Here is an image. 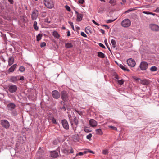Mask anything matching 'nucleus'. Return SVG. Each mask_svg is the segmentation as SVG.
<instances>
[{"mask_svg": "<svg viewBox=\"0 0 159 159\" xmlns=\"http://www.w3.org/2000/svg\"><path fill=\"white\" fill-rule=\"evenodd\" d=\"M84 131L85 132L87 133H88L91 131L89 129H88L87 127H85L84 128Z\"/></svg>", "mask_w": 159, "mask_h": 159, "instance_id": "44", "label": "nucleus"}, {"mask_svg": "<svg viewBox=\"0 0 159 159\" xmlns=\"http://www.w3.org/2000/svg\"><path fill=\"white\" fill-rule=\"evenodd\" d=\"M38 11L36 9H34L33 10L32 14L31 15L32 20H36L38 16Z\"/></svg>", "mask_w": 159, "mask_h": 159, "instance_id": "9", "label": "nucleus"}, {"mask_svg": "<svg viewBox=\"0 0 159 159\" xmlns=\"http://www.w3.org/2000/svg\"><path fill=\"white\" fill-rule=\"evenodd\" d=\"M90 27H87L85 28V31L87 34H89V33L90 32Z\"/></svg>", "mask_w": 159, "mask_h": 159, "instance_id": "33", "label": "nucleus"}, {"mask_svg": "<svg viewBox=\"0 0 159 159\" xmlns=\"http://www.w3.org/2000/svg\"><path fill=\"white\" fill-rule=\"evenodd\" d=\"M44 22L45 23H51V21H49L48 18H46L44 20Z\"/></svg>", "mask_w": 159, "mask_h": 159, "instance_id": "41", "label": "nucleus"}, {"mask_svg": "<svg viewBox=\"0 0 159 159\" xmlns=\"http://www.w3.org/2000/svg\"><path fill=\"white\" fill-rule=\"evenodd\" d=\"M42 17H45L46 16V12H43L42 15Z\"/></svg>", "mask_w": 159, "mask_h": 159, "instance_id": "53", "label": "nucleus"}, {"mask_svg": "<svg viewBox=\"0 0 159 159\" xmlns=\"http://www.w3.org/2000/svg\"><path fill=\"white\" fill-rule=\"evenodd\" d=\"M84 152H80L79 153H77L76 154V156H77L78 155L82 156L83 155Z\"/></svg>", "mask_w": 159, "mask_h": 159, "instance_id": "50", "label": "nucleus"}, {"mask_svg": "<svg viewBox=\"0 0 159 159\" xmlns=\"http://www.w3.org/2000/svg\"><path fill=\"white\" fill-rule=\"evenodd\" d=\"M8 91L11 93L15 92L17 90V87L14 85H9L8 86Z\"/></svg>", "mask_w": 159, "mask_h": 159, "instance_id": "8", "label": "nucleus"}, {"mask_svg": "<svg viewBox=\"0 0 159 159\" xmlns=\"http://www.w3.org/2000/svg\"><path fill=\"white\" fill-rule=\"evenodd\" d=\"M37 23L36 21H34V23L33 27L34 29L37 31L38 30L39 28L38 26H37Z\"/></svg>", "mask_w": 159, "mask_h": 159, "instance_id": "28", "label": "nucleus"}, {"mask_svg": "<svg viewBox=\"0 0 159 159\" xmlns=\"http://www.w3.org/2000/svg\"><path fill=\"white\" fill-rule=\"evenodd\" d=\"M89 152V153H92V154H94V152L91 150H89V149L87 150V151H84V154H86L87 153V152Z\"/></svg>", "mask_w": 159, "mask_h": 159, "instance_id": "38", "label": "nucleus"}, {"mask_svg": "<svg viewBox=\"0 0 159 159\" xmlns=\"http://www.w3.org/2000/svg\"><path fill=\"white\" fill-rule=\"evenodd\" d=\"M131 25V21L128 19H126L123 20L121 23V25L124 27L126 28L129 27Z\"/></svg>", "mask_w": 159, "mask_h": 159, "instance_id": "4", "label": "nucleus"}, {"mask_svg": "<svg viewBox=\"0 0 159 159\" xmlns=\"http://www.w3.org/2000/svg\"><path fill=\"white\" fill-rule=\"evenodd\" d=\"M68 23L69 24L70 26H71V28H72L73 30H74V26L73 25V22H72L70 21H69Z\"/></svg>", "mask_w": 159, "mask_h": 159, "instance_id": "42", "label": "nucleus"}, {"mask_svg": "<svg viewBox=\"0 0 159 159\" xmlns=\"http://www.w3.org/2000/svg\"><path fill=\"white\" fill-rule=\"evenodd\" d=\"M99 45L101 47L103 48H105V46L103 44H102V43H99Z\"/></svg>", "mask_w": 159, "mask_h": 159, "instance_id": "47", "label": "nucleus"}, {"mask_svg": "<svg viewBox=\"0 0 159 159\" xmlns=\"http://www.w3.org/2000/svg\"><path fill=\"white\" fill-rule=\"evenodd\" d=\"M104 42L105 43L106 45L107 46V39H105V40Z\"/></svg>", "mask_w": 159, "mask_h": 159, "instance_id": "62", "label": "nucleus"}, {"mask_svg": "<svg viewBox=\"0 0 159 159\" xmlns=\"http://www.w3.org/2000/svg\"><path fill=\"white\" fill-rule=\"evenodd\" d=\"M108 127L110 128H111L113 130H117V128L116 127H114L113 126L109 125L108 126Z\"/></svg>", "mask_w": 159, "mask_h": 159, "instance_id": "39", "label": "nucleus"}, {"mask_svg": "<svg viewBox=\"0 0 159 159\" xmlns=\"http://www.w3.org/2000/svg\"><path fill=\"white\" fill-rule=\"evenodd\" d=\"M132 11V10H131L128 9V10H127L126 11H125V13H128Z\"/></svg>", "mask_w": 159, "mask_h": 159, "instance_id": "58", "label": "nucleus"}, {"mask_svg": "<svg viewBox=\"0 0 159 159\" xmlns=\"http://www.w3.org/2000/svg\"><path fill=\"white\" fill-rule=\"evenodd\" d=\"M7 107L8 110L11 111H12L13 110L15 109L16 106L14 103L11 102L8 104Z\"/></svg>", "mask_w": 159, "mask_h": 159, "instance_id": "14", "label": "nucleus"}, {"mask_svg": "<svg viewBox=\"0 0 159 159\" xmlns=\"http://www.w3.org/2000/svg\"><path fill=\"white\" fill-rule=\"evenodd\" d=\"M61 123L63 127L66 130H68L69 129V125L68 122L66 119L62 120Z\"/></svg>", "mask_w": 159, "mask_h": 159, "instance_id": "11", "label": "nucleus"}, {"mask_svg": "<svg viewBox=\"0 0 159 159\" xmlns=\"http://www.w3.org/2000/svg\"><path fill=\"white\" fill-rule=\"evenodd\" d=\"M100 30L102 34H105V31L102 29H100Z\"/></svg>", "mask_w": 159, "mask_h": 159, "instance_id": "56", "label": "nucleus"}, {"mask_svg": "<svg viewBox=\"0 0 159 159\" xmlns=\"http://www.w3.org/2000/svg\"><path fill=\"white\" fill-rule=\"evenodd\" d=\"M52 35L54 37L57 39H59L60 37V35L58 32L56 31H54L52 34Z\"/></svg>", "mask_w": 159, "mask_h": 159, "instance_id": "23", "label": "nucleus"}, {"mask_svg": "<svg viewBox=\"0 0 159 159\" xmlns=\"http://www.w3.org/2000/svg\"><path fill=\"white\" fill-rule=\"evenodd\" d=\"M92 136V134L91 133H89L88 135L86 136V138L87 139L89 140H91V138Z\"/></svg>", "mask_w": 159, "mask_h": 159, "instance_id": "36", "label": "nucleus"}, {"mask_svg": "<svg viewBox=\"0 0 159 159\" xmlns=\"http://www.w3.org/2000/svg\"><path fill=\"white\" fill-rule=\"evenodd\" d=\"M44 4L48 8L51 9L54 7L53 3L49 1V0H44Z\"/></svg>", "mask_w": 159, "mask_h": 159, "instance_id": "6", "label": "nucleus"}, {"mask_svg": "<svg viewBox=\"0 0 159 159\" xmlns=\"http://www.w3.org/2000/svg\"><path fill=\"white\" fill-rule=\"evenodd\" d=\"M83 15L80 13L77 16L76 20L77 21L80 22L81 21L83 18Z\"/></svg>", "mask_w": 159, "mask_h": 159, "instance_id": "21", "label": "nucleus"}, {"mask_svg": "<svg viewBox=\"0 0 159 159\" xmlns=\"http://www.w3.org/2000/svg\"><path fill=\"white\" fill-rule=\"evenodd\" d=\"M116 63L117 64V65L119 66V67L121 68L123 70L125 71H127L128 72H129L130 71V70L129 69H127L125 67V66L123 65L122 64H118L116 62Z\"/></svg>", "mask_w": 159, "mask_h": 159, "instance_id": "17", "label": "nucleus"}, {"mask_svg": "<svg viewBox=\"0 0 159 159\" xmlns=\"http://www.w3.org/2000/svg\"><path fill=\"white\" fill-rule=\"evenodd\" d=\"M51 120L53 123L57 124V123L56 122V120L54 118V117L52 116L51 117Z\"/></svg>", "mask_w": 159, "mask_h": 159, "instance_id": "34", "label": "nucleus"}, {"mask_svg": "<svg viewBox=\"0 0 159 159\" xmlns=\"http://www.w3.org/2000/svg\"><path fill=\"white\" fill-rule=\"evenodd\" d=\"M81 35L82 36L84 37H87V35L83 32H81Z\"/></svg>", "mask_w": 159, "mask_h": 159, "instance_id": "46", "label": "nucleus"}, {"mask_svg": "<svg viewBox=\"0 0 159 159\" xmlns=\"http://www.w3.org/2000/svg\"><path fill=\"white\" fill-rule=\"evenodd\" d=\"M148 63L145 61H142L141 62L139 67L142 70H145L148 68Z\"/></svg>", "mask_w": 159, "mask_h": 159, "instance_id": "7", "label": "nucleus"}, {"mask_svg": "<svg viewBox=\"0 0 159 159\" xmlns=\"http://www.w3.org/2000/svg\"><path fill=\"white\" fill-rule=\"evenodd\" d=\"M118 83L120 85H122L124 82V80L123 79H121L120 80H118L117 81Z\"/></svg>", "mask_w": 159, "mask_h": 159, "instance_id": "35", "label": "nucleus"}, {"mask_svg": "<svg viewBox=\"0 0 159 159\" xmlns=\"http://www.w3.org/2000/svg\"><path fill=\"white\" fill-rule=\"evenodd\" d=\"M73 120L74 122V124L76 126L75 128H73V130L74 131H75L76 130V127L77 126V125L78 123V120L77 119V118L76 117H75L74 118Z\"/></svg>", "mask_w": 159, "mask_h": 159, "instance_id": "19", "label": "nucleus"}, {"mask_svg": "<svg viewBox=\"0 0 159 159\" xmlns=\"http://www.w3.org/2000/svg\"><path fill=\"white\" fill-rule=\"evenodd\" d=\"M149 26L150 29L153 31H159V26L156 24H150Z\"/></svg>", "mask_w": 159, "mask_h": 159, "instance_id": "12", "label": "nucleus"}, {"mask_svg": "<svg viewBox=\"0 0 159 159\" xmlns=\"http://www.w3.org/2000/svg\"><path fill=\"white\" fill-rule=\"evenodd\" d=\"M143 13L147 14V15H150L151 12L149 11H144L143 12Z\"/></svg>", "mask_w": 159, "mask_h": 159, "instance_id": "48", "label": "nucleus"}, {"mask_svg": "<svg viewBox=\"0 0 159 159\" xmlns=\"http://www.w3.org/2000/svg\"><path fill=\"white\" fill-rule=\"evenodd\" d=\"M76 111L77 112L78 114L80 115H82V113L81 112V111H78V110H76Z\"/></svg>", "mask_w": 159, "mask_h": 159, "instance_id": "55", "label": "nucleus"}, {"mask_svg": "<svg viewBox=\"0 0 159 159\" xmlns=\"http://www.w3.org/2000/svg\"><path fill=\"white\" fill-rule=\"evenodd\" d=\"M61 98L64 101H66L67 100L68 95L67 93L65 91H62L61 93Z\"/></svg>", "mask_w": 159, "mask_h": 159, "instance_id": "5", "label": "nucleus"}, {"mask_svg": "<svg viewBox=\"0 0 159 159\" xmlns=\"http://www.w3.org/2000/svg\"><path fill=\"white\" fill-rule=\"evenodd\" d=\"M111 43L113 46L114 47H115L116 44V42L114 40L112 39L111 40Z\"/></svg>", "mask_w": 159, "mask_h": 159, "instance_id": "37", "label": "nucleus"}, {"mask_svg": "<svg viewBox=\"0 0 159 159\" xmlns=\"http://www.w3.org/2000/svg\"><path fill=\"white\" fill-rule=\"evenodd\" d=\"M1 124L2 127L6 129L9 128L10 126V124L9 121L5 119L1 120Z\"/></svg>", "mask_w": 159, "mask_h": 159, "instance_id": "3", "label": "nucleus"}, {"mask_svg": "<svg viewBox=\"0 0 159 159\" xmlns=\"http://www.w3.org/2000/svg\"><path fill=\"white\" fill-rule=\"evenodd\" d=\"M67 36L69 37L70 35V32L69 31H68L67 32Z\"/></svg>", "mask_w": 159, "mask_h": 159, "instance_id": "57", "label": "nucleus"}, {"mask_svg": "<svg viewBox=\"0 0 159 159\" xmlns=\"http://www.w3.org/2000/svg\"><path fill=\"white\" fill-rule=\"evenodd\" d=\"M24 80V77L23 76H12L9 79V81L14 83H17L18 80Z\"/></svg>", "mask_w": 159, "mask_h": 159, "instance_id": "1", "label": "nucleus"}, {"mask_svg": "<svg viewBox=\"0 0 159 159\" xmlns=\"http://www.w3.org/2000/svg\"><path fill=\"white\" fill-rule=\"evenodd\" d=\"M158 70L157 68L155 66H152L150 68V70L152 72L157 71Z\"/></svg>", "mask_w": 159, "mask_h": 159, "instance_id": "27", "label": "nucleus"}, {"mask_svg": "<svg viewBox=\"0 0 159 159\" xmlns=\"http://www.w3.org/2000/svg\"><path fill=\"white\" fill-rule=\"evenodd\" d=\"M141 83L144 85H148L149 84L148 81L146 79L141 80Z\"/></svg>", "mask_w": 159, "mask_h": 159, "instance_id": "20", "label": "nucleus"}, {"mask_svg": "<svg viewBox=\"0 0 159 159\" xmlns=\"http://www.w3.org/2000/svg\"><path fill=\"white\" fill-rule=\"evenodd\" d=\"M74 152V150L73 149L71 148L70 150V153H73Z\"/></svg>", "mask_w": 159, "mask_h": 159, "instance_id": "60", "label": "nucleus"}, {"mask_svg": "<svg viewBox=\"0 0 159 159\" xmlns=\"http://www.w3.org/2000/svg\"><path fill=\"white\" fill-rule=\"evenodd\" d=\"M65 7L66 8V10L69 11H70L71 10V9H70V7L68 6V5H66L65 6Z\"/></svg>", "mask_w": 159, "mask_h": 159, "instance_id": "43", "label": "nucleus"}, {"mask_svg": "<svg viewBox=\"0 0 159 159\" xmlns=\"http://www.w3.org/2000/svg\"><path fill=\"white\" fill-rule=\"evenodd\" d=\"M109 152L108 150L107 149H105L102 151V153L104 155H106Z\"/></svg>", "mask_w": 159, "mask_h": 159, "instance_id": "32", "label": "nucleus"}, {"mask_svg": "<svg viewBox=\"0 0 159 159\" xmlns=\"http://www.w3.org/2000/svg\"><path fill=\"white\" fill-rule=\"evenodd\" d=\"M89 124L90 126L93 127L97 126V122L93 119H91L89 120Z\"/></svg>", "mask_w": 159, "mask_h": 159, "instance_id": "15", "label": "nucleus"}, {"mask_svg": "<svg viewBox=\"0 0 159 159\" xmlns=\"http://www.w3.org/2000/svg\"><path fill=\"white\" fill-rule=\"evenodd\" d=\"M115 20H108L106 21V22L107 23H111L113 21H114Z\"/></svg>", "mask_w": 159, "mask_h": 159, "instance_id": "45", "label": "nucleus"}, {"mask_svg": "<svg viewBox=\"0 0 159 159\" xmlns=\"http://www.w3.org/2000/svg\"><path fill=\"white\" fill-rule=\"evenodd\" d=\"M50 156L53 158H56L58 157V154L60 152V149L58 147L56 150L50 151Z\"/></svg>", "mask_w": 159, "mask_h": 159, "instance_id": "2", "label": "nucleus"}, {"mask_svg": "<svg viewBox=\"0 0 159 159\" xmlns=\"http://www.w3.org/2000/svg\"><path fill=\"white\" fill-rule=\"evenodd\" d=\"M127 63L128 65L131 67H134L136 64V62L134 60L130 58L127 60Z\"/></svg>", "mask_w": 159, "mask_h": 159, "instance_id": "10", "label": "nucleus"}, {"mask_svg": "<svg viewBox=\"0 0 159 159\" xmlns=\"http://www.w3.org/2000/svg\"><path fill=\"white\" fill-rule=\"evenodd\" d=\"M84 2V0H79L78 2L79 3L83 4Z\"/></svg>", "mask_w": 159, "mask_h": 159, "instance_id": "51", "label": "nucleus"}, {"mask_svg": "<svg viewBox=\"0 0 159 159\" xmlns=\"http://www.w3.org/2000/svg\"><path fill=\"white\" fill-rule=\"evenodd\" d=\"M98 56L100 58H104L105 57V55L102 52H98Z\"/></svg>", "mask_w": 159, "mask_h": 159, "instance_id": "24", "label": "nucleus"}, {"mask_svg": "<svg viewBox=\"0 0 159 159\" xmlns=\"http://www.w3.org/2000/svg\"><path fill=\"white\" fill-rule=\"evenodd\" d=\"M8 1L11 4H13L14 2L13 0H8Z\"/></svg>", "mask_w": 159, "mask_h": 159, "instance_id": "61", "label": "nucleus"}, {"mask_svg": "<svg viewBox=\"0 0 159 159\" xmlns=\"http://www.w3.org/2000/svg\"><path fill=\"white\" fill-rule=\"evenodd\" d=\"M155 11L157 13L159 12V7H157Z\"/></svg>", "mask_w": 159, "mask_h": 159, "instance_id": "54", "label": "nucleus"}, {"mask_svg": "<svg viewBox=\"0 0 159 159\" xmlns=\"http://www.w3.org/2000/svg\"><path fill=\"white\" fill-rule=\"evenodd\" d=\"M14 61V59L13 57H9L8 59V65L9 66H11L13 63Z\"/></svg>", "mask_w": 159, "mask_h": 159, "instance_id": "18", "label": "nucleus"}, {"mask_svg": "<svg viewBox=\"0 0 159 159\" xmlns=\"http://www.w3.org/2000/svg\"><path fill=\"white\" fill-rule=\"evenodd\" d=\"M11 111V114L14 116H16L17 115V112L15 110V109L13 110L12 111Z\"/></svg>", "mask_w": 159, "mask_h": 159, "instance_id": "31", "label": "nucleus"}, {"mask_svg": "<svg viewBox=\"0 0 159 159\" xmlns=\"http://www.w3.org/2000/svg\"><path fill=\"white\" fill-rule=\"evenodd\" d=\"M43 35L42 34H39L36 36L37 40L38 41H39L42 38Z\"/></svg>", "mask_w": 159, "mask_h": 159, "instance_id": "29", "label": "nucleus"}, {"mask_svg": "<svg viewBox=\"0 0 159 159\" xmlns=\"http://www.w3.org/2000/svg\"><path fill=\"white\" fill-rule=\"evenodd\" d=\"M61 109H63L64 110V111H65L66 110V108L64 106H63L62 107H61L60 108Z\"/></svg>", "mask_w": 159, "mask_h": 159, "instance_id": "59", "label": "nucleus"}, {"mask_svg": "<svg viewBox=\"0 0 159 159\" xmlns=\"http://www.w3.org/2000/svg\"><path fill=\"white\" fill-rule=\"evenodd\" d=\"M103 26L107 27L108 29L109 28V27L107 25H104Z\"/></svg>", "mask_w": 159, "mask_h": 159, "instance_id": "64", "label": "nucleus"}, {"mask_svg": "<svg viewBox=\"0 0 159 159\" xmlns=\"http://www.w3.org/2000/svg\"><path fill=\"white\" fill-rule=\"evenodd\" d=\"M150 15H153V16H155V15H156V16H157V14H156L154 13H152V12H151V14H150Z\"/></svg>", "mask_w": 159, "mask_h": 159, "instance_id": "63", "label": "nucleus"}, {"mask_svg": "<svg viewBox=\"0 0 159 159\" xmlns=\"http://www.w3.org/2000/svg\"><path fill=\"white\" fill-rule=\"evenodd\" d=\"M58 141L57 140H55L54 141H53V143L54 144V145H57L58 143Z\"/></svg>", "mask_w": 159, "mask_h": 159, "instance_id": "49", "label": "nucleus"}, {"mask_svg": "<svg viewBox=\"0 0 159 159\" xmlns=\"http://www.w3.org/2000/svg\"><path fill=\"white\" fill-rule=\"evenodd\" d=\"M17 66V64H15L11 66L8 69L9 73L13 72L14 71L15 69L16 68Z\"/></svg>", "mask_w": 159, "mask_h": 159, "instance_id": "16", "label": "nucleus"}, {"mask_svg": "<svg viewBox=\"0 0 159 159\" xmlns=\"http://www.w3.org/2000/svg\"><path fill=\"white\" fill-rule=\"evenodd\" d=\"M96 134L98 135H102L103 134V132L100 129H97L95 130Z\"/></svg>", "mask_w": 159, "mask_h": 159, "instance_id": "25", "label": "nucleus"}, {"mask_svg": "<svg viewBox=\"0 0 159 159\" xmlns=\"http://www.w3.org/2000/svg\"><path fill=\"white\" fill-rule=\"evenodd\" d=\"M112 6H115L116 4V0H110L109 2Z\"/></svg>", "mask_w": 159, "mask_h": 159, "instance_id": "26", "label": "nucleus"}, {"mask_svg": "<svg viewBox=\"0 0 159 159\" xmlns=\"http://www.w3.org/2000/svg\"><path fill=\"white\" fill-rule=\"evenodd\" d=\"M18 70L21 72H23L25 71V68L23 66H20V67Z\"/></svg>", "mask_w": 159, "mask_h": 159, "instance_id": "30", "label": "nucleus"}, {"mask_svg": "<svg viewBox=\"0 0 159 159\" xmlns=\"http://www.w3.org/2000/svg\"><path fill=\"white\" fill-rule=\"evenodd\" d=\"M52 94L53 98L56 99H57L60 97V94L57 90L53 91L52 92Z\"/></svg>", "mask_w": 159, "mask_h": 159, "instance_id": "13", "label": "nucleus"}, {"mask_svg": "<svg viewBox=\"0 0 159 159\" xmlns=\"http://www.w3.org/2000/svg\"><path fill=\"white\" fill-rule=\"evenodd\" d=\"M65 47L67 48H70L73 47V45L71 43H67L65 44Z\"/></svg>", "mask_w": 159, "mask_h": 159, "instance_id": "22", "label": "nucleus"}, {"mask_svg": "<svg viewBox=\"0 0 159 159\" xmlns=\"http://www.w3.org/2000/svg\"><path fill=\"white\" fill-rule=\"evenodd\" d=\"M92 22L95 25L98 26H99V24L98 23H97L94 20H92Z\"/></svg>", "mask_w": 159, "mask_h": 159, "instance_id": "52", "label": "nucleus"}, {"mask_svg": "<svg viewBox=\"0 0 159 159\" xmlns=\"http://www.w3.org/2000/svg\"><path fill=\"white\" fill-rule=\"evenodd\" d=\"M46 46V43L45 42H42L40 44V46L41 48L44 47Z\"/></svg>", "mask_w": 159, "mask_h": 159, "instance_id": "40", "label": "nucleus"}]
</instances>
